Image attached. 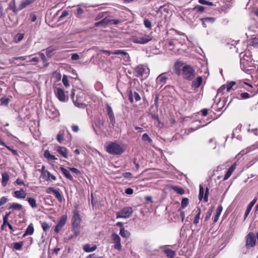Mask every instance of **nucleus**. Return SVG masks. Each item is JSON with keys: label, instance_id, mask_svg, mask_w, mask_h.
<instances>
[{"label": "nucleus", "instance_id": "nucleus-3", "mask_svg": "<svg viewBox=\"0 0 258 258\" xmlns=\"http://www.w3.org/2000/svg\"><path fill=\"white\" fill-rule=\"evenodd\" d=\"M106 151L112 155H121L125 151L124 146L115 142H110L106 144Z\"/></svg>", "mask_w": 258, "mask_h": 258}, {"label": "nucleus", "instance_id": "nucleus-40", "mask_svg": "<svg viewBox=\"0 0 258 258\" xmlns=\"http://www.w3.org/2000/svg\"><path fill=\"white\" fill-rule=\"evenodd\" d=\"M30 58L28 59V62H33L34 64H36L39 61V58L36 56L32 57V55H29Z\"/></svg>", "mask_w": 258, "mask_h": 258}, {"label": "nucleus", "instance_id": "nucleus-49", "mask_svg": "<svg viewBox=\"0 0 258 258\" xmlns=\"http://www.w3.org/2000/svg\"><path fill=\"white\" fill-rule=\"evenodd\" d=\"M68 15H69V13L67 11H66V10L63 11L62 12L61 15L59 17L58 21L62 20L64 18H65L67 16H68Z\"/></svg>", "mask_w": 258, "mask_h": 258}, {"label": "nucleus", "instance_id": "nucleus-29", "mask_svg": "<svg viewBox=\"0 0 258 258\" xmlns=\"http://www.w3.org/2000/svg\"><path fill=\"white\" fill-rule=\"evenodd\" d=\"M119 234L123 237L125 238H128L130 237L131 235L130 232L125 230L124 227H122L121 229H120Z\"/></svg>", "mask_w": 258, "mask_h": 258}, {"label": "nucleus", "instance_id": "nucleus-61", "mask_svg": "<svg viewBox=\"0 0 258 258\" xmlns=\"http://www.w3.org/2000/svg\"><path fill=\"white\" fill-rule=\"evenodd\" d=\"M212 213V210H209L207 213L205 218V221H208L210 218Z\"/></svg>", "mask_w": 258, "mask_h": 258}, {"label": "nucleus", "instance_id": "nucleus-1", "mask_svg": "<svg viewBox=\"0 0 258 258\" xmlns=\"http://www.w3.org/2000/svg\"><path fill=\"white\" fill-rule=\"evenodd\" d=\"M181 61H176L174 70L176 74L181 75L183 78L188 81L192 80L196 76L195 70L190 65L185 64Z\"/></svg>", "mask_w": 258, "mask_h": 258}, {"label": "nucleus", "instance_id": "nucleus-6", "mask_svg": "<svg viewBox=\"0 0 258 258\" xmlns=\"http://www.w3.org/2000/svg\"><path fill=\"white\" fill-rule=\"evenodd\" d=\"M256 237L254 234L249 233L246 237V246L247 248L252 247L255 245Z\"/></svg>", "mask_w": 258, "mask_h": 258}, {"label": "nucleus", "instance_id": "nucleus-28", "mask_svg": "<svg viewBox=\"0 0 258 258\" xmlns=\"http://www.w3.org/2000/svg\"><path fill=\"white\" fill-rule=\"evenodd\" d=\"M2 184L4 186H5L9 180V175L8 173L6 172L2 173Z\"/></svg>", "mask_w": 258, "mask_h": 258}, {"label": "nucleus", "instance_id": "nucleus-2", "mask_svg": "<svg viewBox=\"0 0 258 258\" xmlns=\"http://www.w3.org/2000/svg\"><path fill=\"white\" fill-rule=\"evenodd\" d=\"M75 89H73L71 92V98L75 105L79 108L86 107V105L84 103L85 100V93L82 90L78 89L77 90V95L75 97Z\"/></svg>", "mask_w": 258, "mask_h": 258}, {"label": "nucleus", "instance_id": "nucleus-47", "mask_svg": "<svg viewBox=\"0 0 258 258\" xmlns=\"http://www.w3.org/2000/svg\"><path fill=\"white\" fill-rule=\"evenodd\" d=\"M199 3L202 5H208L210 6H212L214 5L212 2H208L206 0H199Z\"/></svg>", "mask_w": 258, "mask_h": 258}, {"label": "nucleus", "instance_id": "nucleus-9", "mask_svg": "<svg viewBox=\"0 0 258 258\" xmlns=\"http://www.w3.org/2000/svg\"><path fill=\"white\" fill-rule=\"evenodd\" d=\"M81 222V218L79 212L77 210H74L72 219V225L75 226H80Z\"/></svg>", "mask_w": 258, "mask_h": 258}, {"label": "nucleus", "instance_id": "nucleus-63", "mask_svg": "<svg viewBox=\"0 0 258 258\" xmlns=\"http://www.w3.org/2000/svg\"><path fill=\"white\" fill-rule=\"evenodd\" d=\"M71 58L73 60H77L80 59V56L78 53H73Z\"/></svg>", "mask_w": 258, "mask_h": 258}, {"label": "nucleus", "instance_id": "nucleus-45", "mask_svg": "<svg viewBox=\"0 0 258 258\" xmlns=\"http://www.w3.org/2000/svg\"><path fill=\"white\" fill-rule=\"evenodd\" d=\"M188 204V199L187 198H183L181 201V208H185Z\"/></svg>", "mask_w": 258, "mask_h": 258}, {"label": "nucleus", "instance_id": "nucleus-31", "mask_svg": "<svg viewBox=\"0 0 258 258\" xmlns=\"http://www.w3.org/2000/svg\"><path fill=\"white\" fill-rule=\"evenodd\" d=\"M164 252L169 258H173L175 255V252L169 248L164 249Z\"/></svg>", "mask_w": 258, "mask_h": 258}, {"label": "nucleus", "instance_id": "nucleus-32", "mask_svg": "<svg viewBox=\"0 0 258 258\" xmlns=\"http://www.w3.org/2000/svg\"><path fill=\"white\" fill-rule=\"evenodd\" d=\"M253 149H254V147L253 146H251L250 147L247 148L246 149L242 150L240 151L238 155L236 156V157H239L242 156L244 155V154L250 152L252 151Z\"/></svg>", "mask_w": 258, "mask_h": 258}, {"label": "nucleus", "instance_id": "nucleus-24", "mask_svg": "<svg viewBox=\"0 0 258 258\" xmlns=\"http://www.w3.org/2000/svg\"><path fill=\"white\" fill-rule=\"evenodd\" d=\"M195 212L196 213V215L194 218L193 223L194 224L197 225L199 223L201 210L200 208H198L197 210H195L193 211L192 212Z\"/></svg>", "mask_w": 258, "mask_h": 258}, {"label": "nucleus", "instance_id": "nucleus-26", "mask_svg": "<svg viewBox=\"0 0 258 258\" xmlns=\"http://www.w3.org/2000/svg\"><path fill=\"white\" fill-rule=\"evenodd\" d=\"M97 248V246L94 245L92 247L89 244H86L83 246V250L87 252H90L95 251Z\"/></svg>", "mask_w": 258, "mask_h": 258}, {"label": "nucleus", "instance_id": "nucleus-54", "mask_svg": "<svg viewBox=\"0 0 258 258\" xmlns=\"http://www.w3.org/2000/svg\"><path fill=\"white\" fill-rule=\"evenodd\" d=\"M62 82L66 87H68L69 86V83L67 76L64 75L63 76Z\"/></svg>", "mask_w": 258, "mask_h": 258}, {"label": "nucleus", "instance_id": "nucleus-38", "mask_svg": "<svg viewBox=\"0 0 258 258\" xmlns=\"http://www.w3.org/2000/svg\"><path fill=\"white\" fill-rule=\"evenodd\" d=\"M9 10H12L14 13H16L15 1L12 0L9 4Z\"/></svg>", "mask_w": 258, "mask_h": 258}, {"label": "nucleus", "instance_id": "nucleus-48", "mask_svg": "<svg viewBox=\"0 0 258 258\" xmlns=\"http://www.w3.org/2000/svg\"><path fill=\"white\" fill-rule=\"evenodd\" d=\"M242 54V53H240V58L241 57H245V60L251 62L252 59L251 56L250 54H249L248 55H247L246 54H244L242 56H241Z\"/></svg>", "mask_w": 258, "mask_h": 258}, {"label": "nucleus", "instance_id": "nucleus-23", "mask_svg": "<svg viewBox=\"0 0 258 258\" xmlns=\"http://www.w3.org/2000/svg\"><path fill=\"white\" fill-rule=\"evenodd\" d=\"M167 78L165 76V73L160 74L156 79V82L159 84H165Z\"/></svg>", "mask_w": 258, "mask_h": 258}, {"label": "nucleus", "instance_id": "nucleus-27", "mask_svg": "<svg viewBox=\"0 0 258 258\" xmlns=\"http://www.w3.org/2000/svg\"><path fill=\"white\" fill-rule=\"evenodd\" d=\"M245 58V57L240 58V66L242 69H246L251 66V61H246Z\"/></svg>", "mask_w": 258, "mask_h": 258}, {"label": "nucleus", "instance_id": "nucleus-56", "mask_svg": "<svg viewBox=\"0 0 258 258\" xmlns=\"http://www.w3.org/2000/svg\"><path fill=\"white\" fill-rule=\"evenodd\" d=\"M194 10L198 12H203L205 10V7L202 6H197L195 7Z\"/></svg>", "mask_w": 258, "mask_h": 258}, {"label": "nucleus", "instance_id": "nucleus-39", "mask_svg": "<svg viewBox=\"0 0 258 258\" xmlns=\"http://www.w3.org/2000/svg\"><path fill=\"white\" fill-rule=\"evenodd\" d=\"M72 231L74 236H78L80 233V226H72Z\"/></svg>", "mask_w": 258, "mask_h": 258}, {"label": "nucleus", "instance_id": "nucleus-11", "mask_svg": "<svg viewBox=\"0 0 258 258\" xmlns=\"http://www.w3.org/2000/svg\"><path fill=\"white\" fill-rule=\"evenodd\" d=\"M112 238L114 243V248L115 249L120 250L121 249V244L120 242V238L116 233L112 234Z\"/></svg>", "mask_w": 258, "mask_h": 258}, {"label": "nucleus", "instance_id": "nucleus-4", "mask_svg": "<svg viewBox=\"0 0 258 258\" xmlns=\"http://www.w3.org/2000/svg\"><path fill=\"white\" fill-rule=\"evenodd\" d=\"M133 210L131 207H126L117 212L116 218H127L133 214Z\"/></svg>", "mask_w": 258, "mask_h": 258}, {"label": "nucleus", "instance_id": "nucleus-7", "mask_svg": "<svg viewBox=\"0 0 258 258\" xmlns=\"http://www.w3.org/2000/svg\"><path fill=\"white\" fill-rule=\"evenodd\" d=\"M54 93L58 99L62 102H65L67 100L64 90L60 88H56L54 90Z\"/></svg>", "mask_w": 258, "mask_h": 258}, {"label": "nucleus", "instance_id": "nucleus-15", "mask_svg": "<svg viewBox=\"0 0 258 258\" xmlns=\"http://www.w3.org/2000/svg\"><path fill=\"white\" fill-rule=\"evenodd\" d=\"M138 76H143L146 75L147 77L149 74V70H147L143 66H138L136 69Z\"/></svg>", "mask_w": 258, "mask_h": 258}, {"label": "nucleus", "instance_id": "nucleus-52", "mask_svg": "<svg viewBox=\"0 0 258 258\" xmlns=\"http://www.w3.org/2000/svg\"><path fill=\"white\" fill-rule=\"evenodd\" d=\"M0 100L2 101V104L7 105L10 101L9 98H4V97H0Z\"/></svg>", "mask_w": 258, "mask_h": 258}, {"label": "nucleus", "instance_id": "nucleus-12", "mask_svg": "<svg viewBox=\"0 0 258 258\" xmlns=\"http://www.w3.org/2000/svg\"><path fill=\"white\" fill-rule=\"evenodd\" d=\"M208 192L209 190L208 188L207 187L205 193V196L204 197V188L203 187V185L200 184V191H199V199L200 201L202 200L203 198L204 201L205 202H208Z\"/></svg>", "mask_w": 258, "mask_h": 258}, {"label": "nucleus", "instance_id": "nucleus-53", "mask_svg": "<svg viewBox=\"0 0 258 258\" xmlns=\"http://www.w3.org/2000/svg\"><path fill=\"white\" fill-rule=\"evenodd\" d=\"M240 99H245L249 98L250 97V95L246 92L242 93L240 95Z\"/></svg>", "mask_w": 258, "mask_h": 258}, {"label": "nucleus", "instance_id": "nucleus-5", "mask_svg": "<svg viewBox=\"0 0 258 258\" xmlns=\"http://www.w3.org/2000/svg\"><path fill=\"white\" fill-rule=\"evenodd\" d=\"M152 40V37L150 35H145L144 36H133L132 41L133 42L137 44H144Z\"/></svg>", "mask_w": 258, "mask_h": 258}, {"label": "nucleus", "instance_id": "nucleus-30", "mask_svg": "<svg viewBox=\"0 0 258 258\" xmlns=\"http://www.w3.org/2000/svg\"><path fill=\"white\" fill-rule=\"evenodd\" d=\"M33 232L34 227L33 224L31 223L27 228L24 234H23V237L26 235H32L33 233Z\"/></svg>", "mask_w": 258, "mask_h": 258}, {"label": "nucleus", "instance_id": "nucleus-41", "mask_svg": "<svg viewBox=\"0 0 258 258\" xmlns=\"http://www.w3.org/2000/svg\"><path fill=\"white\" fill-rule=\"evenodd\" d=\"M27 201L29 205L32 207V208H35L37 207L36 200L34 198H28L27 199Z\"/></svg>", "mask_w": 258, "mask_h": 258}, {"label": "nucleus", "instance_id": "nucleus-59", "mask_svg": "<svg viewBox=\"0 0 258 258\" xmlns=\"http://www.w3.org/2000/svg\"><path fill=\"white\" fill-rule=\"evenodd\" d=\"M55 50V49L53 48L52 47H49L46 49V53L47 55H48Z\"/></svg>", "mask_w": 258, "mask_h": 258}, {"label": "nucleus", "instance_id": "nucleus-51", "mask_svg": "<svg viewBox=\"0 0 258 258\" xmlns=\"http://www.w3.org/2000/svg\"><path fill=\"white\" fill-rule=\"evenodd\" d=\"M42 227L44 231L46 232L50 228V226L46 222H43L42 223Z\"/></svg>", "mask_w": 258, "mask_h": 258}, {"label": "nucleus", "instance_id": "nucleus-34", "mask_svg": "<svg viewBox=\"0 0 258 258\" xmlns=\"http://www.w3.org/2000/svg\"><path fill=\"white\" fill-rule=\"evenodd\" d=\"M44 156L46 158L51 160H56L57 158L55 156L51 155L48 150L44 151Z\"/></svg>", "mask_w": 258, "mask_h": 258}, {"label": "nucleus", "instance_id": "nucleus-10", "mask_svg": "<svg viewBox=\"0 0 258 258\" xmlns=\"http://www.w3.org/2000/svg\"><path fill=\"white\" fill-rule=\"evenodd\" d=\"M67 220V216L66 215L62 216L60 217L58 223L55 226L54 231L56 233H58L61 228L64 226Z\"/></svg>", "mask_w": 258, "mask_h": 258}, {"label": "nucleus", "instance_id": "nucleus-21", "mask_svg": "<svg viewBox=\"0 0 258 258\" xmlns=\"http://www.w3.org/2000/svg\"><path fill=\"white\" fill-rule=\"evenodd\" d=\"M60 169L61 171V172L63 173L64 176L68 179L72 181L73 180V177L71 175V173L70 172L69 170L64 168L63 167H60Z\"/></svg>", "mask_w": 258, "mask_h": 258}, {"label": "nucleus", "instance_id": "nucleus-55", "mask_svg": "<svg viewBox=\"0 0 258 258\" xmlns=\"http://www.w3.org/2000/svg\"><path fill=\"white\" fill-rule=\"evenodd\" d=\"M50 178L52 179L53 180H55L56 179V177L54 175L52 174L48 171L47 173L46 180H48Z\"/></svg>", "mask_w": 258, "mask_h": 258}, {"label": "nucleus", "instance_id": "nucleus-42", "mask_svg": "<svg viewBox=\"0 0 258 258\" xmlns=\"http://www.w3.org/2000/svg\"><path fill=\"white\" fill-rule=\"evenodd\" d=\"M95 125L101 128L104 125V121L103 119L100 118H97L95 121Z\"/></svg>", "mask_w": 258, "mask_h": 258}, {"label": "nucleus", "instance_id": "nucleus-36", "mask_svg": "<svg viewBox=\"0 0 258 258\" xmlns=\"http://www.w3.org/2000/svg\"><path fill=\"white\" fill-rule=\"evenodd\" d=\"M26 196V192L23 189L17 190V198L24 199Z\"/></svg>", "mask_w": 258, "mask_h": 258}, {"label": "nucleus", "instance_id": "nucleus-60", "mask_svg": "<svg viewBox=\"0 0 258 258\" xmlns=\"http://www.w3.org/2000/svg\"><path fill=\"white\" fill-rule=\"evenodd\" d=\"M69 169L72 171L73 172V173L77 174V175H79L81 173L80 171L77 168H74V167H70L69 168Z\"/></svg>", "mask_w": 258, "mask_h": 258}, {"label": "nucleus", "instance_id": "nucleus-44", "mask_svg": "<svg viewBox=\"0 0 258 258\" xmlns=\"http://www.w3.org/2000/svg\"><path fill=\"white\" fill-rule=\"evenodd\" d=\"M142 140L144 142H148L149 143H150L152 142V139L149 137V135L146 133L143 135Z\"/></svg>", "mask_w": 258, "mask_h": 258}, {"label": "nucleus", "instance_id": "nucleus-43", "mask_svg": "<svg viewBox=\"0 0 258 258\" xmlns=\"http://www.w3.org/2000/svg\"><path fill=\"white\" fill-rule=\"evenodd\" d=\"M57 140L60 143H61L64 140V134L62 132H59L56 137Z\"/></svg>", "mask_w": 258, "mask_h": 258}, {"label": "nucleus", "instance_id": "nucleus-33", "mask_svg": "<svg viewBox=\"0 0 258 258\" xmlns=\"http://www.w3.org/2000/svg\"><path fill=\"white\" fill-rule=\"evenodd\" d=\"M34 0H24L23 1L20 6V9L22 10L27 6L30 5L31 3L34 2Z\"/></svg>", "mask_w": 258, "mask_h": 258}, {"label": "nucleus", "instance_id": "nucleus-25", "mask_svg": "<svg viewBox=\"0 0 258 258\" xmlns=\"http://www.w3.org/2000/svg\"><path fill=\"white\" fill-rule=\"evenodd\" d=\"M203 81V78L201 76H199L196 79L192 82V86L197 88L200 86Z\"/></svg>", "mask_w": 258, "mask_h": 258}, {"label": "nucleus", "instance_id": "nucleus-62", "mask_svg": "<svg viewBox=\"0 0 258 258\" xmlns=\"http://www.w3.org/2000/svg\"><path fill=\"white\" fill-rule=\"evenodd\" d=\"M7 202V199L5 197H2L0 199V207L5 204Z\"/></svg>", "mask_w": 258, "mask_h": 258}, {"label": "nucleus", "instance_id": "nucleus-8", "mask_svg": "<svg viewBox=\"0 0 258 258\" xmlns=\"http://www.w3.org/2000/svg\"><path fill=\"white\" fill-rule=\"evenodd\" d=\"M47 194L53 193L55 197L58 200L59 202H62L63 198L61 194L59 192V189H55L53 187H49L46 190Z\"/></svg>", "mask_w": 258, "mask_h": 258}, {"label": "nucleus", "instance_id": "nucleus-57", "mask_svg": "<svg viewBox=\"0 0 258 258\" xmlns=\"http://www.w3.org/2000/svg\"><path fill=\"white\" fill-rule=\"evenodd\" d=\"M9 214H7L4 217L3 224L2 225V227H1V228L2 230H5V227L7 226V220L8 216H9Z\"/></svg>", "mask_w": 258, "mask_h": 258}, {"label": "nucleus", "instance_id": "nucleus-13", "mask_svg": "<svg viewBox=\"0 0 258 258\" xmlns=\"http://www.w3.org/2000/svg\"><path fill=\"white\" fill-rule=\"evenodd\" d=\"M127 95L128 99L131 103L134 102V98H135L137 102L141 99L139 94L136 92H133L131 90H127Z\"/></svg>", "mask_w": 258, "mask_h": 258}, {"label": "nucleus", "instance_id": "nucleus-20", "mask_svg": "<svg viewBox=\"0 0 258 258\" xmlns=\"http://www.w3.org/2000/svg\"><path fill=\"white\" fill-rule=\"evenodd\" d=\"M236 166V164L235 163L228 168L226 173L224 176V180H227L228 178L230 177V176L231 175V174L235 169Z\"/></svg>", "mask_w": 258, "mask_h": 258}, {"label": "nucleus", "instance_id": "nucleus-14", "mask_svg": "<svg viewBox=\"0 0 258 258\" xmlns=\"http://www.w3.org/2000/svg\"><path fill=\"white\" fill-rule=\"evenodd\" d=\"M107 114L109 117V119L110 122L113 126L114 125L115 123V119L114 115V113L112 110L111 107L108 104L106 105Z\"/></svg>", "mask_w": 258, "mask_h": 258}, {"label": "nucleus", "instance_id": "nucleus-46", "mask_svg": "<svg viewBox=\"0 0 258 258\" xmlns=\"http://www.w3.org/2000/svg\"><path fill=\"white\" fill-rule=\"evenodd\" d=\"M203 21V25H205L206 22H211L213 23L215 21V19L211 17H207L202 19Z\"/></svg>", "mask_w": 258, "mask_h": 258}, {"label": "nucleus", "instance_id": "nucleus-18", "mask_svg": "<svg viewBox=\"0 0 258 258\" xmlns=\"http://www.w3.org/2000/svg\"><path fill=\"white\" fill-rule=\"evenodd\" d=\"M56 151L64 158H67L68 157V150L66 147L58 146L56 148Z\"/></svg>", "mask_w": 258, "mask_h": 258}, {"label": "nucleus", "instance_id": "nucleus-35", "mask_svg": "<svg viewBox=\"0 0 258 258\" xmlns=\"http://www.w3.org/2000/svg\"><path fill=\"white\" fill-rule=\"evenodd\" d=\"M249 45L254 48H258V38L254 37L251 39Z\"/></svg>", "mask_w": 258, "mask_h": 258}, {"label": "nucleus", "instance_id": "nucleus-19", "mask_svg": "<svg viewBox=\"0 0 258 258\" xmlns=\"http://www.w3.org/2000/svg\"><path fill=\"white\" fill-rule=\"evenodd\" d=\"M256 199H254L247 206L246 210L245 211V214H244V220H245L248 215H249L250 211L251 210L252 208L254 206V205L255 204V202L256 201Z\"/></svg>", "mask_w": 258, "mask_h": 258}, {"label": "nucleus", "instance_id": "nucleus-37", "mask_svg": "<svg viewBox=\"0 0 258 258\" xmlns=\"http://www.w3.org/2000/svg\"><path fill=\"white\" fill-rule=\"evenodd\" d=\"M172 189L181 195L184 194V190L180 187L177 186H172Z\"/></svg>", "mask_w": 258, "mask_h": 258}, {"label": "nucleus", "instance_id": "nucleus-50", "mask_svg": "<svg viewBox=\"0 0 258 258\" xmlns=\"http://www.w3.org/2000/svg\"><path fill=\"white\" fill-rule=\"evenodd\" d=\"M144 24L146 28H151L152 27L151 22L148 19H144Z\"/></svg>", "mask_w": 258, "mask_h": 258}, {"label": "nucleus", "instance_id": "nucleus-58", "mask_svg": "<svg viewBox=\"0 0 258 258\" xmlns=\"http://www.w3.org/2000/svg\"><path fill=\"white\" fill-rule=\"evenodd\" d=\"M6 89V86L4 83H0V97L3 95V92Z\"/></svg>", "mask_w": 258, "mask_h": 258}, {"label": "nucleus", "instance_id": "nucleus-22", "mask_svg": "<svg viewBox=\"0 0 258 258\" xmlns=\"http://www.w3.org/2000/svg\"><path fill=\"white\" fill-rule=\"evenodd\" d=\"M47 114L50 118H54L58 115V111L54 108L47 110Z\"/></svg>", "mask_w": 258, "mask_h": 258}, {"label": "nucleus", "instance_id": "nucleus-16", "mask_svg": "<svg viewBox=\"0 0 258 258\" xmlns=\"http://www.w3.org/2000/svg\"><path fill=\"white\" fill-rule=\"evenodd\" d=\"M77 7H78V8L77 10V12L75 13V15L77 17L79 18H82L83 14H84V11L82 7L87 8V4L85 3H81L77 6Z\"/></svg>", "mask_w": 258, "mask_h": 258}, {"label": "nucleus", "instance_id": "nucleus-64", "mask_svg": "<svg viewBox=\"0 0 258 258\" xmlns=\"http://www.w3.org/2000/svg\"><path fill=\"white\" fill-rule=\"evenodd\" d=\"M222 210H223V208H222V206H221V205L219 206L216 210V214L220 216L221 213L222 211Z\"/></svg>", "mask_w": 258, "mask_h": 258}, {"label": "nucleus", "instance_id": "nucleus-17", "mask_svg": "<svg viewBox=\"0 0 258 258\" xmlns=\"http://www.w3.org/2000/svg\"><path fill=\"white\" fill-rule=\"evenodd\" d=\"M101 52L103 53H105L108 55H110L111 54H116V55L121 54V55H126L128 54L127 52H125L124 51H123L122 50H116L114 51H111L107 50H102Z\"/></svg>", "mask_w": 258, "mask_h": 258}]
</instances>
